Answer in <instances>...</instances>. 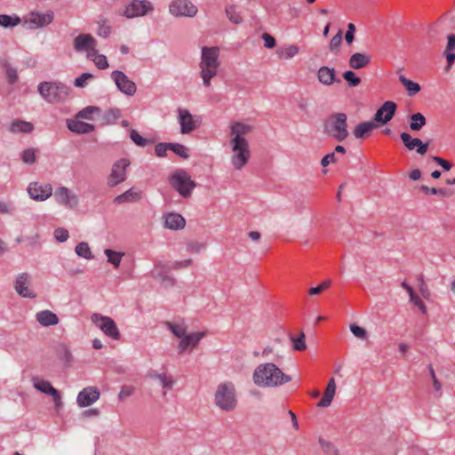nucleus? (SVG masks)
<instances>
[{
	"instance_id": "obj_1",
	"label": "nucleus",
	"mask_w": 455,
	"mask_h": 455,
	"mask_svg": "<svg viewBox=\"0 0 455 455\" xmlns=\"http://www.w3.org/2000/svg\"><path fill=\"white\" fill-rule=\"evenodd\" d=\"M253 129L252 125L242 121H235L229 124L227 145L230 164L235 171L243 170L251 158L252 152L247 137Z\"/></svg>"
},
{
	"instance_id": "obj_2",
	"label": "nucleus",
	"mask_w": 455,
	"mask_h": 455,
	"mask_svg": "<svg viewBox=\"0 0 455 455\" xmlns=\"http://www.w3.org/2000/svg\"><path fill=\"white\" fill-rule=\"evenodd\" d=\"M252 382L261 388H274L291 381V377L285 374L275 363L268 362L257 365L252 372Z\"/></svg>"
},
{
	"instance_id": "obj_3",
	"label": "nucleus",
	"mask_w": 455,
	"mask_h": 455,
	"mask_svg": "<svg viewBox=\"0 0 455 455\" xmlns=\"http://www.w3.org/2000/svg\"><path fill=\"white\" fill-rule=\"evenodd\" d=\"M220 50L217 46H204L199 62V76L204 87L212 85V80L218 75L220 67Z\"/></svg>"
},
{
	"instance_id": "obj_4",
	"label": "nucleus",
	"mask_w": 455,
	"mask_h": 455,
	"mask_svg": "<svg viewBox=\"0 0 455 455\" xmlns=\"http://www.w3.org/2000/svg\"><path fill=\"white\" fill-rule=\"evenodd\" d=\"M165 325L176 338L180 339L178 344L180 354L195 349L204 337V332L201 331L188 333V326L184 322H166Z\"/></svg>"
},
{
	"instance_id": "obj_5",
	"label": "nucleus",
	"mask_w": 455,
	"mask_h": 455,
	"mask_svg": "<svg viewBox=\"0 0 455 455\" xmlns=\"http://www.w3.org/2000/svg\"><path fill=\"white\" fill-rule=\"evenodd\" d=\"M215 406L226 412L236 410L238 406V393L235 383L230 380L220 382L214 391Z\"/></svg>"
},
{
	"instance_id": "obj_6",
	"label": "nucleus",
	"mask_w": 455,
	"mask_h": 455,
	"mask_svg": "<svg viewBox=\"0 0 455 455\" xmlns=\"http://www.w3.org/2000/svg\"><path fill=\"white\" fill-rule=\"evenodd\" d=\"M39 95L49 104L64 103L70 96L71 89L61 82H41L37 85Z\"/></svg>"
},
{
	"instance_id": "obj_7",
	"label": "nucleus",
	"mask_w": 455,
	"mask_h": 455,
	"mask_svg": "<svg viewBox=\"0 0 455 455\" xmlns=\"http://www.w3.org/2000/svg\"><path fill=\"white\" fill-rule=\"evenodd\" d=\"M323 131L336 141H344L349 135L347 115L345 113L331 115L324 122Z\"/></svg>"
},
{
	"instance_id": "obj_8",
	"label": "nucleus",
	"mask_w": 455,
	"mask_h": 455,
	"mask_svg": "<svg viewBox=\"0 0 455 455\" xmlns=\"http://www.w3.org/2000/svg\"><path fill=\"white\" fill-rule=\"evenodd\" d=\"M91 321L107 337L114 340H119L121 339L120 331L116 322L111 317L103 315L100 313H93L91 315Z\"/></svg>"
},
{
	"instance_id": "obj_9",
	"label": "nucleus",
	"mask_w": 455,
	"mask_h": 455,
	"mask_svg": "<svg viewBox=\"0 0 455 455\" xmlns=\"http://www.w3.org/2000/svg\"><path fill=\"white\" fill-rule=\"evenodd\" d=\"M53 19L54 13L52 11H47L46 12H31L23 17V27L26 29L36 30L50 25Z\"/></svg>"
},
{
	"instance_id": "obj_10",
	"label": "nucleus",
	"mask_w": 455,
	"mask_h": 455,
	"mask_svg": "<svg viewBox=\"0 0 455 455\" xmlns=\"http://www.w3.org/2000/svg\"><path fill=\"white\" fill-rule=\"evenodd\" d=\"M172 187L184 197L190 196L196 183L190 175L182 170L177 171L171 178Z\"/></svg>"
},
{
	"instance_id": "obj_11",
	"label": "nucleus",
	"mask_w": 455,
	"mask_h": 455,
	"mask_svg": "<svg viewBox=\"0 0 455 455\" xmlns=\"http://www.w3.org/2000/svg\"><path fill=\"white\" fill-rule=\"evenodd\" d=\"M154 10V6L148 0H132L126 4L119 13L128 19L145 16Z\"/></svg>"
},
{
	"instance_id": "obj_12",
	"label": "nucleus",
	"mask_w": 455,
	"mask_h": 455,
	"mask_svg": "<svg viewBox=\"0 0 455 455\" xmlns=\"http://www.w3.org/2000/svg\"><path fill=\"white\" fill-rule=\"evenodd\" d=\"M197 7L189 0H173L169 5V12L175 17H194Z\"/></svg>"
},
{
	"instance_id": "obj_13",
	"label": "nucleus",
	"mask_w": 455,
	"mask_h": 455,
	"mask_svg": "<svg viewBox=\"0 0 455 455\" xmlns=\"http://www.w3.org/2000/svg\"><path fill=\"white\" fill-rule=\"evenodd\" d=\"M129 165L130 162L125 158L116 161L108 177V186L113 188L124 182L126 180V169Z\"/></svg>"
},
{
	"instance_id": "obj_14",
	"label": "nucleus",
	"mask_w": 455,
	"mask_h": 455,
	"mask_svg": "<svg viewBox=\"0 0 455 455\" xmlns=\"http://www.w3.org/2000/svg\"><path fill=\"white\" fill-rule=\"evenodd\" d=\"M53 196L57 204L67 208H75L79 203L77 195L67 187L57 188Z\"/></svg>"
},
{
	"instance_id": "obj_15",
	"label": "nucleus",
	"mask_w": 455,
	"mask_h": 455,
	"mask_svg": "<svg viewBox=\"0 0 455 455\" xmlns=\"http://www.w3.org/2000/svg\"><path fill=\"white\" fill-rule=\"evenodd\" d=\"M32 278L28 273L19 274L14 281V289L16 292L23 297L28 299L36 298V294L31 287Z\"/></svg>"
},
{
	"instance_id": "obj_16",
	"label": "nucleus",
	"mask_w": 455,
	"mask_h": 455,
	"mask_svg": "<svg viewBox=\"0 0 455 455\" xmlns=\"http://www.w3.org/2000/svg\"><path fill=\"white\" fill-rule=\"evenodd\" d=\"M178 123L182 134H188L195 131L199 125V120L196 118L188 109H178Z\"/></svg>"
},
{
	"instance_id": "obj_17",
	"label": "nucleus",
	"mask_w": 455,
	"mask_h": 455,
	"mask_svg": "<svg viewBox=\"0 0 455 455\" xmlns=\"http://www.w3.org/2000/svg\"><path fill=\"white\" fill-rule=\"evenodd\" d=\"M111 78L121 92L128 96H132L136 93L137 87L135 83L130 80L124 72L115 70L111 73Z\"/></svg>"
},
{
	"instance_id": "obj_18",
	"label": "nucleus",
	"mask_w": 455,
	"mask_h": 455,
	"mask_svg": "<svg viewBox=\"0 0 455 455\" xmlns=\"http://www.w3.org/2000/svg\"><path fill=\"white\" fill-rule=\"evenodd\" d=\"M28 193L31 199L43 202L52 195V187L49 183L31 182Z\"/></svg>"
},
{
	"instance_id": "obj_19",
	"label": "nucleus",
	"mask_w": 455,
	"mask_h": 455,
	"mask_svg": "<svg viewBox=\"0 0 455 455\" xmlns=\"http://www.w3.org/2000/svg\"><path fill=\"white\" fill-rule=\"evenodd\" d=\"M100 395V390L96 387H87L78 393L76 402L79 407H88L97 402Z\"/></svg>"
},
{
	"instance_id": "obj_20",
	"label": "nucleus",
	"mask_w": 455,
	"mask_h": 455,
	"mask_svg": "<svg viewBox=\"0 0 455 455\" xmlns=\"http://www.w3.org/2000/svg\"><path fill=\"white\" fill-rule=\"evenodd\" d=\"M396 108L394 101H386L375 113L374 121L381 124L388 123L395 116Z\"/></svg>"
},
{
	"instance_id": "obj_21",
	"label": "nucleus",
	"mask_w": 455,
	"mask_h": 455,
	"mask_svg": "<svg viewBox=\"0 0 455 455\" xmlns=\"http://www.w3.org/2000/svg\"><path fill=\"white\" fill-rule=\"evenodd\" d=\"M400 137L407 149L413 150L414 148H417V153L420 156H424L427 153L428 143H423L421 140L418 138H412L407 132L401 133Z\"/></svg>"
},
{
	"instance_id": "obj_22",
	"label": "nucleus",
	"mask_w": 455,
	"mask_h": 455,
	"mask_svg": "<svg viewBox=\"0 0 455 455\" xmlns=\"http://www.w3.org/2000/svg\"><path fill=\"white\" fill-rule=\"evenodd\" d=\"M35 317L36 322L43 327L54 326L60 322L58 315L49 309L38 311Z\"/></svg>"
},
{
	"instance_id": "obj_23",
	"label": "nucleus",
	"mask_w": 455,
	"mask_h": 455,
	"mask_svg": "<svg viewBox=\"0 0 455 455\" xmlns=\"http://www.w3.org/2000/svg\"><path fill=\"white\" fill-rule=\"evenodd\" d=\"M186 226V220L182 215L175 212L167 213L164 216V228L171 230H181Z\"/></svg>"
},
{
	"instance_id": "obj_24",
	"label": "nucleus",
	"mask_w": 455,
	"mask_h": 455,
	"mask_svg": "<svg viewBox=\"0 0 455 455\" xmlns=\"http://www.w3.org/2000/svg\"><path fill=\"white\" fill-rule=\"evenodd\" d=\"M96 44L95 38L90 34H80L75 39L73 43L74 49L76 52H85L92 45Z\"/></svg>"
},
{
	"instance_id": "obj_25",
	"label": "nucleus",
	"mask_w": 455,
	"mask_h": 455,
	"mask_svg": "<svg viewBox=\"0 0 455 455\" xmlns=\"http://www.w3.org/2000/svg\"><path fill=\"white\" fill-rule=\"evenodd\" d=\"M68 128L76 133L84 134L90 133L94 131V126L92 124L84 123L80 120V118L69 119L67 121Z\"/></svg>"
},
{
	"instance_id": "obj_26",
	"label": "nucleus",
	"mask_w": 455,
	"mask_h": 455,
	"mask_svg": "<svg viewBox=\"0 0 455 455\" xmlns=\"http://www.w3.org/2000/svg\"><path fill=\"white\" fill-rule=\"evenodd\" d=\"M336 393V383L334 378H331L324 390L323 398L317 403V407L326 408L331 405Z\"/></svg>"
},
{
	"instance_id": "obj_27",
	"label": "nucleus",
	"mask_w": 455,
	"mask_h": 455,
	"mask_svg": "<svg viewBox=\"0 0 455 455\" xmlns=\"http://www.w3.org/2000/svg\"><path fill=\"white\" fill-rule=\"evenodd\" d=\"M317 77L323 85H331L336 81V72L334 68L323 66L318 69Z\"/></svg>"
},
{
	"instance_id": "obj_28",
	"label": "nucleus",
	"mask_w": 455,
	"mask_h": 455,
	"mask_svg": "<svg viewBox=\"0 0 455 455\" xmlns=\"http://www.w3.org/2000/svg\"><path fill=\"white\" fill-rule=\"evenodd\" d=\"M141 197H142V194L140 191L131 188V189L125 191L124 193L117 196L114 199V202L118 204H125V203H133V202H137V201L140 200Z\"/></svg>"
},
{
	"instance_id": "obj_29",
	"label": "nucleus",
	"mask_w": 455,
	"mask_h": 455,
	"mask_svg": "<svg viewBox=\"0 0 455 455\" xmlns=\"http://www.w3.org/2000/svg\"><path fill=\"white\" fill-rule=\"evenodd\" d=\"M371 57L365 53L355 52L350 56L349 66L354 69H361L368 66Z\"/></svg>"
},
{
	"instance_id": "obj_30",
	"label": "nucleus",
	"mask_w": 455,
	"mask_h": 455,
	"mask_svg": "<svg viewBox=\"0 0 455 455\" xmlns=\"http://www.w3.org/2000/svg\"><path fill=\"white\" fill-rule=\"evenodd\" d=\"M401 286L408 292L410 301L415 305L423 314L427 313V307L419 296L414 291L413 288L406 282H403Z\"/></svg>"
},
{
	"instance_id": "obj_31",
	"label": "nucleus",
	"mask_w": 455,
	"mask_h": 455,
	"mask_svg": "<svg viewBox=\"0 0 455 455\" xmlns=\"http://www.w3.org/2000/svg\"><path fill=\"white\" fill-rule=\"evenodd\" d=\"M32 383H33V387L36 389H37L38 391H40L44 394H46L49 395H52L53 394H56L57 389L54 388L52 386V384L47 380H44L38 377H35L32 379Z\"/></svg>"
},
{
	"instance_id": "obj_32",
	"label": "nucleus",
	"mask_w": 455,
	"mask_h": 455,
	"mask_svg": "<svg viewBox=\"0 0 455 455\" xmlns=\"http://www.w3.org/2000/svg\"><path fill=\"white\" fill-rule=\"evenodd\" d=\"M34 130V125L27 121L14 120L12 122L9 131L12 133H28Z\"/></svg>"
},
{
	"instance_id": "obj_33",
	"label": "nucleus",
	"mask_w": 455,
	"mask_h": 455,
	"mask_svg": "<svg viewBox=\"0 0 455 455\" xmlns=\"http://www.w3.org/2000/svg\"><path fill=\"white\" fill-rule=\"evenodd\" d=\"M375 127L376 124L372 122L360 123L354 129V136L356 139H363L364 137H367Z\"/></svg>"
},
{
	"instance_id": "obj_34",
	"label": "nucleus",
	"mask_w": 455,
	"mask_h": 455,
	"mask_svg": "<svg viewBox=\"0 0 455 455\" xmlns=\"http://www.w3.org/2000/svg\"><path fill=\"white\" fill-rule=\"evenodd\" d=\"M299 52V48L296 44H289L279 48L276 54L281 60H291Z\"/></svg>"
},
{
	"instance_id": "obj_35",
	"label": "nucleus",
	"mask_w": 455,
	"mask_h": 455,
	"mask_svg": "<svg viewBox=\"0 0 455 455\" xmlns=\"http://www.w3.org/2000/svg\"><path fill=\"white\" fill-rule=\"evenodd\" d=\"M399 82L403 85L409 96H414L420 91V85L418 83H415L408 78H406L403 75H400Z\"/></svg>"
},
{
	"instance_id": "obj_36",
	"label": "nucleus",
	"mask_w": 455,
	"mask_h": 455,
	"mask_svg": "<svg viewBox=\"0 0 455 455\" xmlns=\"http://www.w3.org/2000/svg\"><path fill=\"white\" fill-rule=\"evenodd\" d=\"M23 21L18 15L0 14V26L3 28H12L20 25Z\"/></svg>"
},
{
	"instance_id": "obj_37",
	"label": "nucleus",
	"mask_w": 455,
	"mask_h": 455,
	"mask_svg": "<svg viewBox=\"0 0 455 455\" xmlns=\"http://www.w3.org/2000/svg\"><path fill=\"white\" fill-rule=\"evenodd\" d=\"M410 129L411 131L418 132L422 129L423 126L426 125L427 120L426 117L421 113H415L410 116Z\"/></svg>"
},
{
	"instance_id": "obj_38",
	"label": "nucleus",
	"mask_w": 455,
	"mask_h": 455,
	"mask_svg": "<svg viewBox=\"0 0 455 455\" xmlns=\"http://www.w3.org/2000/svg\"><path fill=\"white\" fill-rule=\"evenodd\" d=\"M76 253L85 259H93V255L92 253L91 248L88 243L81 242L75 248Z\"/></svg>"
},
{
	"instance_id": "obj_39",
	"label": "nucleus",
	"mask_w": 455,
	"mask_h": 455,
	"mask_svg": "<svg viewBox=\"0 0 455 455\" xmlns=\"http://www.w3.org/2000/svg\"><path fill=\"white\" fill-rule=\"evenodd\" d=\"M319 445L323 452H324L326 455H339L338 448L331 442L320 438Z\"/></svg>"
},
{
	"instance_id": "obj_40",
	"label": "nucleus",
	"mask_w": 455,
	"mask_h": 455,
	"mask_svg": "<svg viewBox=\"0 0 455 455\" xmlns=\"http://www.w3.org/2000/svg\"><path fill=\"white\" fill-rule=\"evenodd\" d=\"M152 276L157 281H159L161 284L164 287L172 285L174 283V280L172 277L163 275L158 267H156L153 270Z\"/></svg>"
},
{
	"instance_id": "obj_41",
	"label": "nucleus",
	"mask_w": 455,
	"mask_h": 455,
	"mask_svg": "<svg viewBox=\"0 0 455 455\" xmlns=\"http://www.w3.org/2000/svg\"><path fill=\"white\" fill-rule=\"evenodd\" d=\"M104 253L108 257V262L111 263L115 266V267H118L121 263L122 257L124 256V253L117 252L115 251H112L110 249H106Z\"/></svg>"
},
{
	"instance_id": "obj_42",
	"label": "nucleus",
	"mask_w": 455,
	"mask_h": 455,
	"mask_svg": "<svg viewBox=\"0 0 455 455\" xmlns=\"http://www.w3.org/2000/svg\"><path fill=\"white\" fill-rule=\"evenodd\" d=\"M100 108L94 106H89L82 109L76 114V118L91 120L92 115L100 114Z\"/></svg>"
},
{
	"instance_id": "obj_43",
	"label": "nucleus",
	"mask_w": 455,
	"mask_h": 455,
	"mask_svg": "<svg viewBox=\"0 0 455 455\" xmlns=\"http://www.w3.org/2000/svg\"><path fill=\"white\" fill-rule=\"evenodd\" d=\"M262 358L266 360H273L276 361L282 358V356L279 355L278 351L272 346H267L265 348H263L261 352Z\"/></svg>"
},
{
	"instance_id": "obj_44",
	"label": "nucleus",
	"mask_w": 455,
	"mask_h": 455,
	"mask_svg": "<svg viewBox=\"0 0 455 455\" xmlns=\"http://www.w3.org/2000/svg\"><path fill=\"white\" fill-rule=\"evenodd\" d=\"M168 146H169V149L173 151L175 154H177L180 157L186 159L189 156L188 148L187 147H185L184 145L179 144V143H169Z\"/></svg>"
},
{
	"instance_id": "obj_45",
	"label": "nucleus",
	"mask_w": 455,
	"mask_h": 455,
	"mask_svg": "<svg viewBox=\"0 0 455 455\" xmlns=\"http://www.w3.org/2000/svg\"><path fill=\"white\" fill-rule=\"evenodd\" d=\"M226 14L228 20L234 24H240L243 21L242 17L236 12V8L234 5L226 8Z\"/></svg>"
},
{
	"instance_id": "obj_46",
	"label": "nucleus",
	"mask_w": 455,
	"mask_h": 455,
	"mask_svg": "<svg viewBox=\"0 0 455 455\" xmlns=\"http://www.w3.org/2000/svg\"><path fill=\"white\" fill-rule=\"evenodd\" d=\"M349 329H350L351 332L353 333V335L355 337H356L357 339H362V340L367 339L368 333L364 328H363L355 323H351L349 325Z\"/></svg>"
},
{
	"instance_id": "obj_47",
	"label": "nucleus",
	"mask_w": 455,
	"mask_h": 455,
	"mask_svg": "<svg viewBox=\"0 0 455 455\" xmlns=\"http://www.w3.org/2000/svg\"><path fill=\"white\" fill-rule=\"evenodd\" d=\"M343 78L348 83L351 87H355L360 84L361 78L355 75L354 71L347 70L343 73Z\"/></svg>"
},
{
	"instance_id": "obj_48",
	"label": "nucleus",
	"mask_w": 455,
	"mask_h": 455,
	"mask_svg": "<svg viewBox=\"0 0 455 455\" xmlns=\"http://www.w3.org/2000/svg\"><path fill=\"white\" fill-rule=\"evenodd\" d=\"M36 151L35 148L25 149L21 154L22 162L27 164H34L36 159Z\"/></svg>"
},
{
	"instance_id": "obj_49",
	"label": "nucleus",
	"mask_w": 455,
	"mask_h": 455,
	"mask_svg": "<svg viewBox=\"0 0 455 455\" xmlns=\"http://www.w3.org/2000/svg\"><path fill=\"white\" fill-rule=\"evenodd\" d=\"M154 378L159 382L163 387L172 388L174 385V379L165 374H156Z\"/></svg>"
},
{
	"instance_id": "obj_50",
	"label": "nucleus",
	"mask_w": 455,
	"mask_h": 455,
	"mask_svg": "<svg viewBox=\"0 0 455 455\" xmlns=\"http://www.w3.org/2000/svg\"><path fill=\"white\" fill-rule=\"evenodd\" d=\"M305 339L306 337L303 332H301L298 338H291L294 350L304 351L307 348Z\"/></svg>"
},
{
	"instance_id": "obj_51",
	"label": "nucleus",
	"mask_w": 455,
	"mask_h": 455,
	"mask_svg": "<svg viewBox=\"0 0 455 455\" xmlns=\"http://www.w3.org/2000/svg\"><path fill=\"white\" fill-rule=\"evenodd\" d=\"M130 138L136 145L140 147H145L148 143V140L140 136L139 132L134 129L131 131Z\"/></svg>"
},
{
	"instance_id": "obj_52",
	"label": "nucleus",
	"mask_w": 455,
	"mask_h": 455,
	"mask_svg": "<svg viewBox=\"0 0 455 455\" xmlns=\"http://www.w3.org/2000/svg\"><path fill=\"white\" fill-rule=\"evenodd\" d=\"M93 78V75L91 73H83L80 76H78L74 84L76 87L84 88L87 84V81Z\"/></svg>"
},
{
	"instance_id": "obj_53",
	"label": "nucleus",
	"mask_w": 455,
	"mask_h": 455,
	"mask_svg": "<svg viewBox=\"0 0 455 455\" xmlns=\"http://www.w3.org/2000/svg\"><path fill=\"white\" fill-rule=\"evenodd\" d=\"M342 42V31L339 32L331 39L329 48L331 52L339 50Z\"/></svg>"
},
{
	"instance_id": "obj_54",
	"label": "nucleus",
	"mask_w": 455,
	"mask_h": 455,
	"mask_svg": "<svg viewBox=\"0 0 455 455\" xmlns=\"http://www.w3.org/2000/svg\"><path fill=\"white\" fill-rule=\"evenodd\" d=\"M69 237L68 231L63 228H58L54 231V238L60 242L64 243Z\"/></svg>"
},
{
	"instance_id": "obj_55",
	"label": "nucleus",
	"mask_w": 455,
	"mask_h": 455,
	"mask_svg": "<svg viewBox=\"0 0 455 455\" xmlns=\"http://www.w3.org/2000/svg\"><path fill=\"white\" fill-rule=\"evenodd\" d=\"M92 61L100 69H106L109 66L107 57L103 54H99L98 56H95Z\"/></svg>"
},
{
	"instance_id": "obj_56",
	"label": "nucleus",
	"mask_w": 455,
	"mask_h": 455,
	"mask_svg": "<svg viewBox=\"0 0 455 455\" xmlns=\"http://www.w3.org/2000/svg\"><path fill=\"white\" fill-rule=\"evenodd\" d=\"M264 41V46L267 49H273L276 45V42L274 36L268 33H263L261 36Z\"/></svg>"
},
{
	"instance_id": "obj_57",
	"label": "nucleus",
	"mask_w": 455,
	"mask_h": 455,
	"mask_svg": "<svg viewBox=\"0 0 455 455\" xmlns=\"http://www.w3.org/2000/svg\"><path fill=\"white\" fill-rule=\"evenodd\" d=\"M339 161V157L335 155V152L327 154L321 160V164L323 167L328 166L330 164H335Z\"/></svg>"
},
{
	"instance_id": "obj_58",
	"label": "nucleus",
	"mask_w": 455,
	"mask_h": 455,
	"mask_svg": "<svg viewBox=\"0 0 455 455\" xmlns=\"http://www.w3.org/2000/svg\"><path fill=\"white\" fill-rule=\"evenodd\" d=\"M421 190L426 194L439 195L442 196H445L447 195L446 190L443 188H428L427 186H422Z\"/></svg>"
},
{
	"instance_id": "obj_59",
	"label": "nucleus",
	"mask_w": 455,
	"mask_h": 455,
	"mask_svg": "<svg viewBox=\"0 0 455 455\" xmlns=\"http://www.w3.org/2000/svg\"><path fill=\"white\" fill-rule=\"evenodd\" d=\"M134 392V388L130 386H124L121 387L118 397L121 401L125 400L127 397L131 396Z\"/></svg>"
},
{
	"instance_id": "obj_60",
	"label": "nucleus",
	"mask_w": 455,
	"mask_h": 455,
	"mask_svg": "<svg viewBox=\"0 0 455 455\" xmlns=\"http://www.w3.org/2000/svg\"><path fill=\"white\" fill-rule=\"evenodd\" d=\"M355 31V26L353 23L347 25V30L345 34V40L347 44H352L354 41V34Z\"/></svg>"
},
{
	"instance_id": "obj_61",
	"label": "nucleus",
	"mask_w": 455,
	"mask_h": 455,
	"mask_svg": "<svg viewBox=\"0 0 455 455\" xmlns=\"http://www.w3.org/2000/svg\"><path fill=\"white\" fill-rule=\"evenodd\" d=\"M6 77L10 84H14L18 79V72L15 68L8 67L6 68Z\"/></svg>"
},
{
	"instance_id": "obj_62",
	"label": "nucleus",
	"mask_w": 455,
	"mask_h": 455,
	"mask_svg": "<svg viewBox=\"0 0 455 455\" xmlns=\"http://www.w3.org/2000/svg\"><path fill=\"white\" fill-rule=\"evenodd\" d=\"M188 248L192 252L200 253L205 249V244L199 242H193L188 244Z\"/></svg>"
},
{
	"instance_id": "obj_63",
	"label": "nucleus",
	"mask_w": 455,
	"mask_h": 455,
	"mask_svg": "<svg viewBox=\"0 0 455 455\" xmlns=\"http://www.w3.org/2000/svg\"><path fill=\"white\" fill-rule=\"evenodd\" d=\"M167 149H169L168 144L160 143L156 146L155 152L157 156L163 157L166 155Z\"/></svg>"
},
{
	"instance_id": "obj_64",
	"label": "nucleus",
	"mask_w": 455,
	"mask_h": 455,
	"mask_svg": "<svg viewBox=\"0 0 455 455\" xmlns=\"http://www.w3.org/2000/svg\"><path fill=\"white\" fill-rule=\"evenodd\" d=\"M447 40H448V43H447L445 51L452 52L453 50H455V35L454 34L448 35Z\"/></svg>"
}]
</instances>
